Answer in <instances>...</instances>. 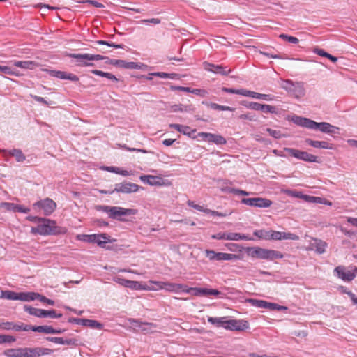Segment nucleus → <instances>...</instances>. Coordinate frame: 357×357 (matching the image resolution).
<instances>
[{
    "label": "nucleus",
    "mask_w": 357,
    "mask_h": 357,
    "mask_svg": "<svg viewBox=\"0 0 357 357\" xmlns=\"http://www.w3.org/2000/svg\"><path fill=\"white\" fill-rule=\"evenodd\" d=\"M281 87L293 96L296 99H300L305 96L306 91L305 84L303 82H294L291 79H282Z\"/></svg>",
    "instance_id": "obj_1"
},
{
    "label": "nucleus",
    "mask_w": 357,
    "mask_h": 357,
    "mask_svg": "<svg viewBox=\"0 0 357 357\" xmlns=\"http://www.w3.org/2000/svg\"><path fill=\"white\" fill-rule=\"evenodd\" d=\"M31 232L33 234L43 236L55 234L56 232L55 222L49 219L41 218L37 227H31Z\"/></svg>",
    "instance_id": "obj_2"
},
{
    "label": "nucleus",
    "mask_w": 357,
    "mask_h": 357,
    "mask_svg": "<svg viewBox=\"0 0 357 357\" xmlns=\"http://www.w3.org/2000/svg\"><path fill=\"white\" fill-rule=\"evenodd\" d=\"M357 273V268L356 266L346 267L344 266H338L334 269V274L344 282L352 281Z\"/></svg>",
    "instance_id": "obj_3"
},
{
    "label": "nucleus",
    "mask_w": 357,
    "mask_h": 357,
    "mask_svg": "<svg viewBox=\"0 0 357 357\" xmlns=\"http://www.w3.org/2000/svg\"><path fill=\"white\" fill-rule=\"evenodd\" d=\"M104 211L114 219H120L123 215H135L137 212L135 209L124 208L119 206H104Z\"/></svg>",
    "instance_id": "obj_4"
},
{
    "label": "nucleus",
    "mask_w": 357,
    "mask_h": 357,
    "mask_svg": "<svg viewBox=\"0 0 357 357\" xmlns=\"http://www.w3.org/2000/svg\"><path fill=\"white\" fill-rule=\"evenodd\" d=\"M70 56L77 59L79 65L83 66H90L92 64L90 61H100L104 59V57L100 54H71Z\"/></svg>",
    "instance_id": "obj_5"
},
{
    "label": "nucleus",
    "mask_w": 357,
    "mask_h": 357,
    "mask_svg": "<svg viewBox=\"0 0 357 357\" xmlns=\"http://www.w3.org/2000/svg\"><path fill=\"white\" fill-rule=\"evenodd\" d=\"M211 238L217 240L228 241H252L253 238L240 233L220 232L211 236Z\"/></svg>",
    "instance_id": "obj_6"
},
{
    "label": "nucleus",
    "mask_w": 357,
    "mask_h": 357,
    "mask_svg": "<svg viewBox=\"0 0 357 357\" xmlns=\"http://www.w3.org/2000/svg\"><path fill=\"white\" fill-rule=\"evenodd\" d=\"M35 209H42L45 215H48L53 213L56 208V203L50 199H45L44 200L38 201L33 205Z\"/></svg>",
    "instance_id": "obj_7"
},
{
    "label": "nucleus",
    "mask_w": 357,
    "mask_h": 357,
    "mask_svg": "<svg viewBox=\"0 0 357 357\" xmlns=\"http://www.w3.org/2000/svg\"><path fill=\"white\" fill-rule=\"evenodd\" d=\"M241 202L250 206L259 208H268L272 204V202L270 199L262 197L243 198Z\"/></svg>",
    "instance_id": "obj_8"
},
{
    "label": "nucleus",
    "mask_w": 357,
    "mask_h": 357,
    "mask_svg": "<svg viewBox=\"0 0 357 357\" xmlns=\"http://www.w3.org/2000/svg\"><path fill=\"white\" fill-rule=\"evenodd\" d=\"M312 130H319L321 132L331 135L339 134L340 128L327 122L317 123L313 121Z\"/></svg>",
    "instance_id": "obj_9"
},
{
    "label": "nucleus",
    "mask_w": 357,
    "mask_h": 357,
    "mask_svg": "<svg viewBox=\"0 0 357 357\" xmlns=\"http://www.w3.org/2000/svg\"><path fill=\"white\" fill-rule=\"evenodd\" d=\"M224 328L232 331H244L249 328V324L245 320L230 319L225 321Z\"/></svg>",
    "instance_id": "obj_10"
},
{
    "label": "nucleus",
    "mask_w": 357,
    "mask_h": 357,
    "mask_svg": "<svg viewBox=\"0 0 357 357\" xmlns=\"http://www.w3.org/2000/svg\"><path fill=\"white\" fill-rule=\"evenodd\" d=\"M140 180L152 186H167L169 185L168 181L158 176L142 175L140 176Z\"/></svg>",
    "instance_id": "obj_11"
},
{
    "label": "nucleus",
    "mask_w": 357,
    "mask_h": 357,
    "mask_svg": "<svg viewBox=\"0 0 357 357\" xmlns=\"http://www.w3.org/2000/svg\"><path fill=\"white\" fill-rule=\"evenodd\" d=\"M139 186L135 183L130 182H125L116 185L114 190L112 192H118L122 193H131L137 192Z\"/></svg>",
    "instance_id": "obj_12"
},
{
    "label": "nucleus",
    "mask_w": 357,
    "mask_h": 357,
    "mask_svg": "<svg viewBox=\"0 0 357 357\" xmlns=\"http://www.w3.org/2000/svg\"><path fill=\"white\" fill-rule=\"evenodd\" d=\"M51 350L46 348H23L24 357H39L40 356L47 355Z\"/></svg>",
    "instance_id": "obj_13"
},
{
    "label": "nucleus",
    "mask_w": 357,
    "mask_h": 357,
    "mask_svg": "<svg viewBox=\"0 0 357 357\" xmlns=\"http://www.w3.org/2000/svg\"><path fill=\"white\" fill-rule=\"evenodd\" d=\"M112 63L118 67L126 69L145 70L147 68V66L144 63L136 62H127L123 60H115L112 62Z\"/></svg>",
    "instance_id": "obj_14"
},
{
    "label": "nucleus",
    "mask_w": 357,
    "mask_h": 357,
    "mask_svg": "<svg viewBox=\"0 0 357 357\" xmlns=\"http://www.w3.org/2000/svg\"><path fill=\"white\" fill-rule=\"evenodd\" d=\"M266 248H262L261 247L255 246L250 247L246 249V252L248 255L252 258L260 259H266Z\"/></svg>",
    "instance_id": "obj_15"
},
{
    "label": "nucleus",
    "mask_w": 357,
    "mask_h": 357,
    "mask_svg": "<svg viewBox=\"0 0 357 357\" xmlns=\"http://www.w3.org/2000/svg\"><path fill=\"white\" fill-rule=\"evenodd\" d=\"M71 321L79 325H82L84 326H88L91 328H96L99 330L102 329L103 327V325L101 323L96 320L75 318L73 319Z\"/></svg>",
    "instance_id": "obj_16"
},
{
    "label": "nucleus",
    "mask_w": 357,
    "mask_h": 357,
    "mask_svg": "<svg viewBox=\"0 0 357 357\" xmlns=\"http://www.w3.org/2000/svg\"><path fill=\"white\" fill-rule=\"evenodd\" d=\"M203 66H204V68L206 70L211 71L215 73L221 74L222 75H226L231 71L230 70H227L225 69V68H224L222 66L214 65V64H212V63H210L208 62H204L203 63Z\"/></svg>",
    "instance_id": "obj_17"
},
{
    "label": "nucleus",
    "mask_w": 357,
    "mask_h": 357,
    "mask_svg": "<svg viewBox=\"0 0 357 357\" xmlns=\"http://www.w3.org/2000/svg\"><path fill=\"white\" fill-rule=\"evenodd\" d=\"M305 142L314 148L317 149H333V144L328 143L325 141H317V140H312L310 139H307L305 140Z\"/></svg>",
    "instance_id": "obj_18"
},
{
    "label": "nucleus",
    "mask_w": 357,
    "mask_h": 357,
    "mask_svg": "<svg viewBox=\"0 0 357 357\" xmlns=\"http://www.w3.org/2000/svg\"><path fill=\"white\" fill-rule=\"evenodd\" d=\"M12 63L14 66L22 69L33 70L38 66L36 62L32 61H14Z\"/></svg>",
    "instance_id": "obj_19"
},
{
    "label": "nucleus",
    "mask_w": 357,
    "mask_h": 357,
    "mask_svg": "<svg viewBox=\"0 0 357 357\" xmlns=\"http://www.w3.org/2000/svg\"><path fill=\"white\" fill-rule=\"evenodd\" d=\"M326 242L319 239H313L310 243V248L314 250L319 254L324 253L326 251Z\"/></svg>",
    "instance_id": "obj_20"
},
{
    "label": "nucleus",
    "mask_w": 357,
    "mask_h": 357,
    "mask_svg": "<svg viewBox=\"0 0 357 357\" xmlns=\"http://www.w3.org/2000/svg\"><path fill=\"white\" fill-rule=\"evenodd\" d=\"M48 341L61 344H67V345H74L77 346V340L76 339H63V337H49L47 338Z\"/></svg>",
    "instance_id": "obj_21"
},
{
    "label": "nucleus",
    "mask_w": 357,
    "mask_h": 357,
    "mask_svg": "<svg viewBox=\"0 0 357 357\" xmlns=\"http://www.w3.org/2000/svg\"><path fill=\"white\" fill-rule=\"evenodd\" d=\"M206 141L208 142H213L218 145L225 144L227 142L226 139L222 135L213 134L210 132H208Z\"/></svg>",
    "instance_id": "obj_22"
},
{
    "label": "nucleus",
    "mask_w": 357,
    "mask_h": 357,
    "mask_svg": "<svg viewBox=\"0 0 357 357\" xmlns=\"http://www.w3.org/2000/svg\"><path fill=\"white\" fill-rule=\"evenodd\" d=\"M246 96L251 97L253 98H257V99H261V100H267V101H271L274 99V97L272 95L259 93L248 91V90H247Z\"/></svg>",
    "instance_id": "obj_23"
},
{
    "label": "nucleus",
    "mask_w": 357,
    "mask_h": 357,
    "mask_svg": "<svg viewBox=\"0 0 357 357\" xmlns=\"http://www.w3.org/2000/svg\"><path fill=\"white\" fill-rule=\"evenodd\" d=\"M165 289L167 291L178 293L185 289V286L181 284H176L172 282H165Z\"/></svg>",
    "instance_id": "obj_24"
},
{
    "label": "nucleus",
    "mask_w": 357,
    "mask_h": 357,
    "mask_svg": "<svg viewBox=\"0 0 357 357\" xmlns=\"http://www.w3.org/2000/svg\"><path fill=\"white\" fill-rule=\"evenodd\" d=\"M239 259L240 257L235 254L217 252L216 261H231Z\"/></svg>",
    "instance_id": "obj_25"
},
{
    "label": "nucleus",
    "mask_w": 357,
    "mask_h": 357,
    "mask_svg": "<svg viewBox=\"0 0 357 357\" xmlns=\"http://www.w3.org/2000/svg\"><path fill=\"white\" fill-rule=\"evenodd\" d=\"M94 236L96 238L93 243H96L100 247H104L107 243L111 242L110 237L106 234H94Z\"/></svg>",
    "instance_id": "obj_26"
},
{
    "label": "nucleus",
    "mask_w": 357,
    "mask_h": 357,
    "mask_svg": "<svg viewBox=\"0 0 357 357\" xmlns=\"http://www.w3.org/2000/svg\"><path fill=\"white\" fill-rule=\"evenodd\" d=\"M102 169L106 170L109 172H113L117 174H120L124 176H128L132 175L133 173L132 172H129L127 170H123L119 167H102Z\"/></svg>",
    "instance_id": "obj_27"
},
{
    "label": "nucleus",
    "mask_w": 357,
    "mask_h": 357,
    "mask_svg": "<svg viewBox=\"0 0 357 357\" xmlns=\"http://www.w3.org/2000/svg\"><path fill=\"white\" fill-rule=\"evenodd\" d=\"M294 122L301 126L305 127L309 129H312L313 121L312 120L307 118H303L301 116H296L294 119Z\"/></svg>",
    "instance_id": "obj_28"
},
{
    "label": "nucleus",
    "mask_w": 357,
    "mask_h": 357,
    "mask_svg": "<svg viewBox=\"0 0 357 357\" xmlns=\"http://www.w3.org/2000/svg\"><path fill=\"white\" fill-rule=\"evenodd\" d=\"M128 288L131 289L132 290H144L146 291V289H149L148 287V284L137 282L129 280Z\"/></svg>",
    "instance_id": "obj_29"
},
{
    "label": "nucleus",
    "mask_w": 357,
    "mask_h": 357,
    "mask_svg": "<svg viewBox=\"0 0 357 357\" xmlns=\"http://www.w3.org/2000/svg\"><path fill=\"white\" fill-rule=\"evenodd\" d=\"M23 348L9 349L4 351V354L8 357H24Z\"/></svg>",
    "instance_id": "obj_30"
},
{
    "label": "nucleus",
    "mask_w": 357,
    "mask_h": 357,
    "mask_svg": "<svg viewBox=\"0 0 357 357\" xmlns=\"http://www.w3.org/2000/svg\"><path fill=\"white\" fill-rule=\"evenodd\" d=\"M284 257L283 254L278 250L267 249L266 250V260H275L277 259H282Z\"/></svg>",
    "instance_id": "obj_31"
},
{
    "label": "nucleus",
    "mask_w": 357,
    "mask_h": 357,
    "mask_svg": "<svg viewBox=\"0 0 357 357\" xmlns=\"http://www.w3.org/2000/svg\"><path fill=\"white\" fill-rule=\"evenodd\" d=\"M245 302L258 308L267 309L268 302L266 301L248 298L245 300Z\"/></svg>",
    "instance_id": "obj_32"
},
{
    "label": "nucleus",
    "mask_w": 357,
    "mask_h": 357,
    "mask_svg": "<svg viewBox=\"0 0 357 357\" xmlns=\"http://www.w3.org/2000/svg\"><path fill=\"white\" fill-rule=\"evenodd\" d=\"M36 293L34 292H19L17 301H32L35 300Z\"/></svg>",
    "instance_id": "obj_33"
},
{
    "label": "nucleus",
    "mask_w": 357,
    "mask_h": 357,
    "mask_svg": "<svg viewBox=\"0 0 357 357\" xmlns=\"http://www.w3.org/2000/svg\"><path fill=\"white\" fill-rule=\"evenodd\" d=\"M0 73H3L9 75H13L15 77H20L22 75V74L18 70L7 66H0Z\"/></svg>",
    "instance_id": "obj_34"
},
{
    "label": "nucleus",
    "mask_w": 357,
    "mask_h": 357,
    "mask_svg": "<svg viewBox=\"0 0 357 357\" xmlns=\"http://www.w3.org/2000/svg\"><path fill=\"white\" fill-rule=\"evenodd\" d=\"M299 160H302L303 161L309 162H317V157L306 151H301Z\"/></svg>",
    "instance_id": "obj_35"
},
{
    "label": "nucleus",
    "mask_w": 357,
    "mask_h": 357,
    "mask_svg": "<svg viewBox=\"0 0 357 357\" xmlns=\"http://www.w3.org/2000/svg\"><path fill=\"white\" fill-rule=\"evenodd\" d=\"M149 282L154 284V286L148 285V287L150 289H146V291H158L160 289H165V282L150 280Z\"/></svg>",
    "instance_id": "obj_36"
},
{
    "label": "nucleus",
    "mask_w": 357,
    "mask_h": 357,
    "mask_svg": "<svg viewBox=\"0 0 357 357\" xmlns=\"http://www.w3.org/2000/svg\"><path fill=\"white\" fill-rule=\"evenodd\" d=\"M253 234L258 238L269 241L270 230L260 229L254 231Z\"/></svg>",
    "instance_id": "obj_37"
},
{
    "label": "nucleus",
    "mask_w": 357,
    "mask_h": 357,
    "mask_svg": "<svg viewBox=\"0 0 357 357\" xmlns=\"http://www.w3.org/2000/svg\"><path fill=\"white\" fill-rule=\"evenodd\" d=\"M18 293L11 291H2L1 298L8 300L17 301Z\"/></svg>",
    "instance_id": "obj_38"
},
{
    "label": "nucleus",
    "mask_w": 357,
    "mask_h": 357,
    "mask_svg": "<svg viewBox=\"0 0 357 357\" xmlns=\"http://www.w3.org/2000/svg\"><path fill=\"white\" fill-rule=\"evenodd\" d=\"M10 155L15 158L17 162H23L25 160V156L20 149H13L10 151Z\"/></svg>",
    "instance_id": "obj_39"
},
{
    "label": "nucleus",
    "mask_w": 357,
    "mask_h": 357,
    "mask_svg": "<svg viewBox=\"0 0 357 357\" xmlns=\"http://www.w3.org/2000/svg\"><path fill=\"white\" fill-rule=\"evenodd\" d=\"M91 73L96 75L106 77L108 79H111L113 81H117L116 77L114 75H112V73H109L103 72V71H101L99 70H93L91 71Z\"/></svg>",
    "instance_id": "obj_40"
},
{
    "label": "nucleus",
    "mask_w": 357,
    "mask_h": 357,
    "mask_svg": "<svg viewBox=\"0 0 357 357\" xmlns=\"http://www.w3.org/2000/svg\"><path fill=\"white\" fill-rule=\"evenodd\" d=\"M31 331L39 333H44L46 334H51L52 326H33L31 328Z\"/></svg>",
    "instance_id": "obj_41"
},
{
    "label": "nucleus",
    "mask_w": 357,
    "mask_h": 357,
    "mask_svg": "<svg viewBox=\"0 0 357 357\" xmlns=\"http://www.w3.org/2000/svg\"><path fill=\"white\" fill-rule=\"evenodd\" d=\"M17 204L10 202H1L0 208L6 211H13L15 213Z\"/></svg>",
    "instance_id": "obj_42"
},
{
    "label": "nucleus",
    "mask_w": 357,
    "mask_h": 357,
    "mask_svg": "<svg viewBox=\"0 0 357 357\" xmlns=\"http://www.w3.org/2000/svg\"><path fill=\"white\" fill-rule=\"evenodd\" d=\"M206 105H208V107H209L210 108H211L213 109L227 110V111H234V109L232 107H230L229 106L220 105L217 103L211 102V103H207Z\"/></svg>",
    "instance_id": "obj_43"
},
{
    "label": "nucleus",
    "mask_w": 357,
    "mask_h": 357,
    "mask_svg": "<svg viewBox=\"0 0 357 357\" xmlns=\"http://www.w3.org/2000/svg\"><path fill=\"white\" fill-rule=\"evenodd\" d=\"M94 234L86 235V234H78L76 236V239L81 241L93 243L95 239Z\"/></svg>",
    "instance_id": "obj_44"
},
{
    "label": "nucleus",
    "mask_w": 357,
    "mask_h": 357,
    "mask_svg": "<svg viewBox=\"0 0 357 357\" xmlns=\"http://www.w3.org/2000/svg\"><path fill=\"white\" fill-rule=\"evenodd\" d=\"M174 112H190L193 111L192 107L190 105H175L173 109Z\"/></svg>",
    "instance_id": "obj_45"
},
{
    "label": "nucleus",
    "mask_w": 357,
    "mask_h": 357,
    "mask_svg": "<svg viewBox=\"0 0 357 357\" xmlns=\"http://www.w3.org/2000/svg\"><path fill=\"white\" fill-rule=\"evenodd\" d=\"M195 132H196V129H191L189 126L183 125L180 132L183 133L185 135L188 136L189 137L195 139L196 137L192 136V134L195 133Z\"/></svg>",
    "instance_id": "obj_46"
},
{
    "label": "nucleus",
    "mask_w": 357,
    "mask_h": 357,
    "mask_svg": "<svg viewBox=\"0 0 357 357\" xmlns=\"http://www.w3.org/2000/svg\"><path fill=\"white\" fill-rule=\"evenodd\" d=\"M24 310L29 312L30 314L37 317H40L41 312L40 309L34 308L28 305L24 306Z\"/></svg>",
    "instance_id": "obj_47"
},
{
    "label": "nucleus",
    "mask_w": 357,
    "mask_h": 357,
    "mask_svg": "<svg viewBox=\"0 0 357 357\" xmlns=\"http://www.w3.org/2000/svg\"><path fill=\"white\" fill-rule=\"evenodd\" d=\"M267 309L271 310L283 311L287 310L288 308L286 306L280 305L277 303L268 302Z\"/></svg>",
    "instance_id": "obj_48"
},
{
    "label": "nucleus",
    "mask_w": 357,
    "mask_h": 357,
    "mask_svg": "<svg viewBox=\"0 0 357 357\" xmlns=\"http://www.w3.org/2000/svg\"><path fill=\"white\" fill-rule=\"evenodd\" d=\"M283 192L286 195L293 197H298L301 198L303 199V197H305V195H303L301 192L297 191V190H283Z\"/></svg>",
    "instance_id": "obj_49"
},
{
    "label": "nucleus",
    "mask_w": 357,
    "mask_h": 357,
    "mask_svg": "<svg viewBox=\"0 0 357 357\" xmlns=\"http://www.w3.org/2000/svg\"><path fill=\"white\" fill-rule=\"evenodd\" d=\"M299 236L291 232H282V240H292L297 241Z\"/></svg>",
    "instance_id": "obj_50"
},
{
    "label": "nucleus",
    "mask_w": 357,
    "mask_h": 357,
    "mask_svg": "<svg viewBox=\"0 0 357 357\" xmlns=\"http://www.w3.org/2000/svg\"><path fill=\"white\" fill-rule=\"evenodd\" d=\"M149 75H153V76L162 78V79H168V78L174 79V76H175L174 74H168V73H162V72L151 73H149Z\"/></svg>",
    "instance_id": "obj_51"
},
{
    "label": "nucleus",
    "mask_w": 357,
    "mask_h": 357,
    "mask_svg": "<svg viewBox=\"0 0 357 357\" xmlns=\"http://www.w3.org/2000/svg\"><path fill=\"white\" fill-rule=\"evenodd\" d=\"M222 91L225 92H227V93L240 94V95H242L244 96H246V94H247V90H245V89L236 90V89H233L223 87Z\"/></svg>",
    "instance_id": "obj_52"
},
{
    "label": "nucleus",
    "mask_w": 357,
    "mask_h": 357,
    "mask_svg": "<svg viewBox=\"0 0 357 357\" xmlns=\"http://www.w3.org/2000/svg\"><path fill=\"white\" fill-rule=\"evenodd\" d=\"M303 199L310 203L321 204L323 198L305 195V197H303Z\"/></svg>",
    "instance_id": "obj_53"
},
{
    "label": "nucleus",
    "mask_w": 357,
    "mask_h": 357,
    "mask_svg": "<svg viewBox=\"0 0 357 357\" xmlns=\"http://www.w3.org/2000/svg\"><path fill=\"white\" fill-rule=\"evenodd\" d=\"M222 190L227 192H234L237 195H248L249 192L242 190H237L234 188H231L230 187H227L225 188H222Z\"/></svg>",
    "instance_id": "obj_54"
},
{
    "label": "nucleus",
    "mask_w": 357,
    "mask_h": 357,
    "mask_svg": "<svg viewBox=\"0 0 357 357\" xmlns=\"http://www.w3.org/2000/svg\"><path fill=\"white\" fill-rule=\"evenodd\" d=\"M223 319L222 317H208V321L212 324H215L217 326H224V323L225 321H223Z\"/></svg>",
    "instance_id": "obj_55"
},
{
    "label": "nucleus",
    "mask_w": 357,
    "mask_h": 357,
    "mask_svg": "<svg viewBox=\"0 0 357 357\" xmlns=\"http://www.w3.org/2000/svg\"><path fill=\"white\" fill-rule=\"evenodd\" d=\"M269 240L281 241L282 232L278 231L270 230Z\"/></svg>",
    "instance_id": "obj_56"
},
{
    "label": "nucleus",
    "mask_w": 357,
    "mask_h": 357,
    "mask_svg": "<svg viewBox=\"0 0 357 357\" xmlns=\"http://www.w3.org/2000/svg\"><path fill=\"white\" fill-rule=\"evenodd\" d=\"M114 281L116 283H118L119 284L123 286V287H127L128 288V282H129V280H126L125 278H123L120 276H116L114 278Z\"/></svg>",
    "instance_id": "obj_57"
},
{
    "label": "nucleus",
    "mask_w": 357,
    "mask_h": 357,
    "mask_svg": "<svg viewBox=\"0 0 357 357\" xmlns=\"http://www.w3.org/2000/svg\"><path fill=\"white\" fill-rule=\"evenodd\" d=\"M279 37L280 38L287 40L288 42L291 43L296 44V43H298V39L297 38L291 36H288V35L282 33V34H280L279 36Z\"/></svg>",
    "instance_id": "obj_58"
},
{
    "label": "nucleus",
    "mask_w": 357,
    "mask_h": 357,
    "mask_svg": "<svg viewBox=\"0 0 357 357\" xmlns=\"http://www.w3.org/2000/svg\"><path fill=\"white\" fill-rule=\"evenodd\" d=\"M183 291L187 292V293H191L195 296L201 295V288H193V287L188 288L185 286V289H183Z\"/></svg>",
    "instance_id": "obj_59"
},
{
    "label": "nucleus",
    "mask_w": 357,
    "mask_h": 357,
    "mask_svg": "<svg viewBox=\"0 0 357 357\" xmlns=\"http://www.w3.org/2000/svg\"><path fill=\"white\" fill-rule=\"evenodd\" d=\"M266 131L271 136H272L273 137H274L275 139H280L283 136L280 130L267 128Z\"/></svg>",
    "instance_id": "obj_60"
},
{
    "label": "nucleus",
    "mask_w": 357,
    "mask_h": 357,
    "mask_svg": "<svg viewBox=\"0 0 357 357\" xmlns=\"http://www.w3.org/2000/svg\"><path fill=\"white\" fill-rule=\"evenodd\" d=\"M261 111L264 112V113L273 114L276 112V109L274 106L263 104Z\"/></svg>",
    "instance_id": "obj_61"
},
{
    "label": "nucleus",
    "mask_w": 357,
    "mask_h": 357,
    "mask_svg": "<svg viewBox=\"0 0 357 357\" xmlns=\"http://www.w3.org/2000/svg\"><path fill=\"white\" fill-rule=\"evenodd\" d=\"M33 326H30V325H26V324H22L20 326L15 325V326H13V330L28 331L29 330H31V328Z\"/></svg>",
    "instance_id": "obj_62"
},
{
    "label": "nucleus",
    "mask_w": 357,
    "mask_h": 357,
    "mask_svg": "<svg viewBox=\"0 0 357 357\" xmlns=\"http://www.w3.org/2000/svg\"><path fill=\"white\" fill-rule=\"evenodd\" d=\"M206 256L211 261H216L217 252L212 250H206Z\"/></svg>",
    "instance_id": "obj_63"
},
{
    "label": "nucleus",
    "mask_w": 357,
    "mask_h": 357,
    "mask_svg": "<svg viewBox=\"0 0 357 357\" xmlns=\"http://www.w3.org/2000/svg\"><path fill=\"white\" fill-rule=\"evenodd\" d=\"M192 93L205 97L208 94V92L204 89H192Z\"/></svg>",
    "instance_id": "obj_64"
}]
</instances>
